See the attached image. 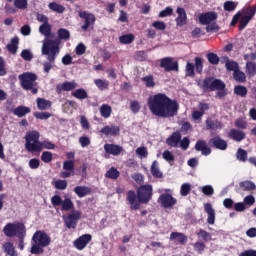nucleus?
Returning a JSON list of instances; mask_svg holds the SVG:
<instances>
[{"label":"nucleus","instance_id":"obj_1","mask_svg":"<svg viewBox=\"0 0 256 256\" xmlns=\"http://www.w3.org/2000/svg\"><path fill=\"white\" fill-rule=\"evenodd\" d=\"M148 107L153 115L167 119L175 117L179 111V104L165 94H156L148 98Z\"/></svg>","mask_w":256,"mask_h":256},{"label":"nucleus","instance_id":"obj_2","mask_svg":"<svg viewBox=\"0 0 256 256\" xmlns=\"http://www.w3.org/2000/svg\"><path fill=\"white\" fill-rule=\"evenodd\" d=\"M42 55L47 59V62L43 63L44 73H49L53 69V63L57 59V55L61 53V48L59 47V41L45 38L42 42Z\"/></svg>","mask_w":256,"mask_h":256},{"label":"nucleus","instance_id":"obj_3","mask_svg":"<svg viewBox=\"0 0 256 256\" xmlns=\"http://www.w3.org/2000/svg\"><path fill=\"white\" fill-rule=\"evenodd\" d=\"M151 197H153V186L143 185L138 188L137 195L135 192L129 191L127 201H129L131 209H139V205H141V203H149Z\"/></svg>","mask_w":256,"mask_h":256},{"label":"nucleus","instance_id":"obj_4","mask_svg":"<svg viewBox=\"0 0 256 256\" xmlns=\"http://www.w3.org/2000/svg\"><path fill=\"white\" fill-rule=\"evenodd\" d=\"M51 244V238L45 231H36L32 237L31 253L33 255H39L43 253V247H48Z\"/></svg>","mask_w":256,"mask_h":256},{"label":"nucleus","instance_id":"obj_5","mask_svg":"<svg viewBox=\"0 0 256 256\" xmlns=\"http://www.w3.org/2000/svg\"><path fill=\"white\" fill-rule=\"evenodd\" d=\"M40 134L38 131L28 132L25 136V148L30 153H41V141H39Z\"/></svg>","mask_w":256,"mask_h":256},{"label":"nucleus","instance_id":"obj_6","mask_svg":"<svg viewBox=\"0 0 256 256\" xmlns=\"http://www.w3.org/2000/svg\"><path fill=\"white\" fill-rule=\"evenodd\" d=\"M19 80L23 89H25L26 91H31L33 95H36L38 90L37 88H35V86L37 85V82H35L37 81V76L35 74L31 72H26L19 76Z\"/></svg>","mask_w":256,"mask_h":256},{"label":"nucleus","instance_id":"obj_7","mask_svg":"<svg viewBox=\"0 0 256 256\" xmlns=\"http://www.w3.org/2000/svg\"><path fill=\"white\" fill-rule=\"evenodd\" d=\"M3 231L6 237H19V239H23L27 230L25 229V224L23 223H10L4 227Z\"/></svg>","mask_w":256,"mask_h":256},{"label":"nucleus","instance_id":"obj_8","mask_svg":"<svg viewBox=\"0 0 256 256\" xmlns=\"http://www.w3.org/2000/svg\"><path fill=\"white\" fill-rule=\"evenodd\" d=\"M81 211L72 210L67 216H63L64 224L68 229H75L81 219Z\"/></svg>","mask_w":256,"mask_h":256},{"label":"nucleus","instance_id":"obj_9","mask_svg":"<svg viewBox=\"0 0 256 256\" xmlns=\"http://www.w3.org/2000/svg\"><path fill=\"white\" fill-rule=\"evenodd\" d=\"M202 88L204 91L210 89V91H219L225 89V83L219 79L215 78H206L203 82Z\"/></svg>","mask_w":256,"mask_h":256},{"label":"nucleus","instance_id":"obj_10","mask_svg":"<svg viewBox=\"0 0 256 256\" xmlns=\"http://www.w3.org/2000/svg\"><path fill=\"white\" fill-rule=\"evenodd\" d=\"M159 203H161L162 207L165 209H171L177 204V199H175L171 194H162L159 197Z\"/></svg>","mask_w":256,"mask_h":256},{"label":"nucleus","instance_id":"obj_11","mask_svg":"<svg viewBox=\"0 0 256 256\" xmlns=\"http://www.w3.org/2000/svg\"><path fill=\"white\" fill-rule=\"evenodd\" d=\"M160 67L165 71H179V64L177 61H173V58H163L160 61Z\"/></svg>","mask_w":256,"mask_h":256},{"label":"nucleus","instance_id":"obj_12","mask_svg":"<svg viewBox=\"0 0 256 256\" xmlns=\"http://www.w3.org/2000/svg\"><path fill=\"white\" fill-rule=\"evenodd\" d=\"M79 17L85 19V25L82 26L84 31H87V29H89V27L95 23V15L93 14L84 11L79 13Z\"/></svg>","mask_w":256,"mask_h":256},{"label":"nucleus","instance_id":"obj_13","mask_svg":"<svg viewBox=\"0 0 256 256\" xmlns=\"http://www.w3.org/2000/svg\"><path fill=\"white\" fill-rule=\"evenodd\" d=\"M177 18H176V25L178 27H183V25H187V12L182 8L178 7L176 9Z\"/></svg>","mask_w":256,"mask_h":256},{"label":"nucleus","instance_id":"obj_14","mask_svg":"<svg viewBox=\"0 0 256 256\" xmlns=\"http://www.w3.org/2000/svg\"><path fill=\"white\" fill-rule=\"evenodd\" d=\"M89 241H91V235L84 234L74 242V246L76 247V249H79L81 251L85 249V247H87V243H89Z\"/></svg>","mask_w":256,"mask_h":256},{"label":"nucleus","instance_id":"obj_15","mask_svg":"<svg viewBox=\"0 0 256 256\" xmlns=\"http://www.w3.org/2000/svg\"><path fill=\"white\" fill-rule=\"evenodd\" d=\"M170 241L178 245H185L187 243V236L180 232H172L170 234Z\"/></svg>","mask_w":256,"mask_h":256},{"label":"nucleus","instance_id":"obj_16","mask_svg":"<svg viewBox=\"0 0 256 256\" xmlns=\"http://www.w3.org/2000/svg\"><path fill=\"white\" fill-rule=\"evenodd\" d=\"M217 19V13L215 12H208L205 14H201L199 17V21L202 25H209L213 23Z\"/></svg>","mask_w":256,"mask_h":256},{"label":"nucleus","instance_id":"obj_17","mask_svg":"<svg viewBox=\"0 0 256 256\" xmlns=\"http://www.w3.org/2000/svg\"><path fill=\"white\" fill-rule=\"evenodd\" d=\"M204 210L208 215L207 223L209 225H215V209H213V205L211 203L204 204Z\"/></svg>","mask_w":256,"mask_h":256},{"label":"nucleus","instance_id":"obj_18","mask_svg":"<svg viewBox=\"0 0 256 256\" xmlns=\"http://www.w3.org/2000/svg\"><path fill=\"white\" fill-rule=\"evenodd\" d=\"M78 85L75 81L72 82H64L56 87L57 93H61L62 91H73L77 89Z\"/></svg>","mask_w":256,"mask_h":256},{"label":"nucleus","instance_id":"obj_19","mask_svg":"<svg viewBox=\"0 0 256 256\" xmlns=\"http://www.w3.org/2000/svg\"><path fill=\"white\" fill-rule=\"evenodd\" d=\"M104 151L109 153V155H120L121 151H123V147L115 144H105Z\"/></svg>","mask_w":256,"mask_h":256},{"label":"nucleus","instance_id":"obj_20","mask_svg":"<svg viewBox=\"0 0 256 256\" xmlns=\"http://www.w3.org/2000/svg\"><path fill=\"white\" fill-rule=\"evenodd\" d=\"M119 131V126H105L100 130L103 135H111L112 137L119 135Z\"/></svg>","mask_w":256,"mask_h":256},{"label":"nucleus","instance_id":"obj_21","mask_svg":"<svg viewBox=\"0 0 256 256\" xmlns=\"http://www.w3.org/2000/svg\"><path fill=\"white\" fill-rule=\"evenodd\" d=\"M212 145L216 147V149H221L222 151H225L227 149V142L223 139H221L219 136H216L210 140Z\"/></svg>","mask_w":256,"mask_h":256},{"label":"nucleus","instance_id":"obj_22","mask_svg":"<svg viewBox=\"0 0 256 256\" xmlns=\"http://www.w3.org/2000/svg\"><path fill=\"white\" fill-rule=\"evenodd\" d=\"M196 151H201L202 155H210L211 148L207 147V142L200 140L196 143L195 146Z\"/></svg>","mask_w":256,"mask_h":256},{"label":"nucleus","instance_id":"obj_23","mask_svg":"<svg viewBox=\"0 0 256 256\" xmlns=\"http://www.w3.org/2000/svg\"><path fill=\"white\" fill-rule=\"evenodd\" d=\"M74 193L80 198L87 197V195L91 193V188L87 186H77L74 188Z\"/></svg>","mask_w":256,"mask_h":256},{"label":"nucleus","instance_id":"obj_24","mask_svg":"<svg viewBox=\"0 0 256 256\" xmlns=\"http://www.w3.org/2000/svg\"><path fill=\"white\" fill-rule=\"evenodd\" d=\"M181 141V134L174 132L171 137H169L167 139V143L168 145H170V147H177V145H179V142Z\"/></svg>","mask_w":256,"mask_h":256},{"label":"nucleus","instance_id":"obj_25","mask_svg":"<svg viewBox=\"0 0 256 256\" xmlns=\"http://www.w3.org/2000/svg\"><path fill=\"white\" fill-rule=\"evenodd\" d=\"M230 137L234 139V141H243L245 139V132L237 129L230 130Z\"/></svg>","mask_w":256,"mask_h":256},{"label":"nucleus","instance_id":"obj_26","mask_svg":"<svg viewBox=\"0 0 256 256\" xmlns=\"http://www.w3.org/2000/svg\"><path fill=\"white\" fill-rule=\"evenodd\" d=\"M100 115L101 117H104V119H109V117H111V113H112V109L111 106L107 105V104H103L100 108Z\"/></svg>","mask_w":256,"mask_h":256},{"label":"nucleus","instance_id":"obj_27","mask_svg":"<svg viewBox=\"0 0 256 256\" xmlns=\"http://www.w3.org/2000/svg\"><path fill=\"white\" fill-rule=\"evenodd\" d=\"M13 113L16 115V117H25L27 113H31V109L25 106H19L13 110Z\"/></svg>","mask_w":256,"mask_h":256},{"label":"nucleus","instance_id":"obj_28","mask_svg":"<svg viewBox=\"0 0 256 256\" xmlns=\"http://www.w3.org/2000/svg\"><path fill=\"white\" fill-rule=\"evenodd\" d=\"M18 45H19V38L14 37L11 39L10 43L7 45V49L10 53L15 54L17 53Z\"/></svg>","mask_w":256,"mask_h":256},{"label":"nucleus","instance_id":"obj_29","mask_svg":"<svg viewBox=\"0 0 256 256\" xmlns=\"http://www.w3.org/2000/svg\"><path fill=\"white\" fill-rule=\"evenodd\" d=\"M256 13V6L253 7H245L241 11V17H250V19H253Z\"/></svg>","mask_w":256,"mask_h":256},{"label":"nucleus","instance_id":"obj_30","mask_svg":"<svg viewBox=\"0 0 256 256\" xmlns=\"http://www.w3.org/2000/svg\"><path fill=\"white\" fill-rule=\"evenodd\" d=\"M240 189H242V191H255L256 186L255 183L246 180L240 183Z\"/></svg>","mask_w":256,"mask_h":256},{"label":"nucleus","instance_id":"obj_31","mask_svg":"<svg viewBox=\"0 0 256 256\" xmlns=\"http://www.w3.org/2000/svg\"><path fill=\"white\" fill-rule=\"evenodd\" d=\"M3 251L6 252L7 256H17L15 247L11 244V242H6L3 244Z\"/></svg>","mask_w":256,"mask_h":256},{"label":"nucleus","instance_id":"obj_32","mask_svg":"<svg viewBox=\"0 0 256 256\" xmlns=\"http://www.w3.org/2000/svg\"><path fill=\"white\" fill-rule=\"evenodd\" d=\"M62 211H73V207H75V205L73 204V201L70 200V198L66 197L64 200H62Z\"/></svg>","mask_w":256,"mask_h":256},{"label":"nucleus","instance_id":"obj_33","mask_svg":"<svg viewBox=\"0 0 256 256\" xmlns=\"http://www.w3.org/2000/svg\"><path fill=\"white\" fill-rule=\"evenodd\" d=\"M37 107L41 111H45L46 109H49V107H51V102H49L43 98H38L37 99Z\"/></svg>","mask_w":256,"mask_h":256},{"label":"nucleus","instance_id":"obj_34","mask_svg":"<svg viewBox=\"0 0 256 256\" xmlns=\"http://www.w3.org/2000/svg\"><path fill=\"white\" fill-rule=\"evenodd\" d=\"M119 41L123 45H129L133 43V41H135V36H133V34H126V35L120 36Z\"/></svg>","mask_w":256,"mask_h":256},{"label":"nucleus","instance_id":"obj_35","mask_svg":"<svg viewBox=\"0 0 256 256\" xmlns=\"http://www.w3.org/2000/svg\"><path fill=\"white\" fill-rule=\"evenodd\" d=\"M39 32L44 37H49L51 35V25L49 23L40 25Z\"/></svg>","mask_w":256,"mask_h":256},{"label":"nucleus","instance_id":"obj_36","mask_svg":"<svg viewBox=\"0 0 256 256\" xmlns=\"http://www.w3.org/2000/svg\"><path fill=\"white\" fill-rule=\"evenodd\" d=\"M246 73L249 77H254L256 74V64L253 62H247L246 64Z\"/></svg>","mask_w":256,"mask_h":256},{"label":"nucleus","instance_id":"obj_37","mask_svg":"<svg viewBox=\"0 0 256 256\" xmlns=\"http://www.w3.org/2000/svg\"><path fill=\"white\" fill-rule=\"evenodd\" d=\"M151 173L154 177L161 178L163 177V173L159 170V166L157 165V161H154L151 165Z\"/></svg>","mask_w":256,"mask_h":256},{"label":"nucleus","instance_id":"obj_38","mask_svg":"<svg viewBox=\"0 0 256 256\" xmlns=\"http://www.w3.org/2000/svg\"><path fill=\"white\" fill-rule=\"evenodd\" d=\"M225 67L228 71H237L239 69V65L235 61L229 60V58L226 59Z\"/></svg>","mask_w":256,"mask_h":256},{"label":"nucleus","instance_id":"obj_39","mask_svg":"<svg viewBox=\"0 0 256 256\" xmlns=\"http://www.w3.org/2000/svg\"><path fill=\"white\" fill-rule=\"evenodd\" d=\"M136 155L139 157V159H147L149 152L145 146H142L136 149Z\"/></svg>","mask_w":256,"mask_h":256},{"label":"nucleus","instance_id":"obj_40","mask_svg":"<svg viewBox=\"0 0 256 256\" xmlns=\"http://www.w3.org/2000/svg\"><path fill=\"white\" fill-rule=\"evenodd\" d=\"M72 97H75L76 99H87V91L84 89H77L72 92Z\"/></svg>","mask_w":256,"mask_h":256},{"label":"nucleus","instance_id":"obj_41","mask_svg":"<svg viewBox=\"0 0 256 256\" xmlns=\"http://www.w3.org/2000/svg\"><path fill=\"white\" fill-rule=\"evenodd\" d=\"M107 179H118L119 178V171L112 167L106 172Z\"/></svg>","mask_w":256,"mask_h":256},{"label":"nucleus","instance_id":"obj_42","mask_svg":"<svg viewBox=\"0 0 256 256\" xmlns=\"http://www.w3.org/2000/svg\"><path fill=\"white\" fill-rule=\"evenodd\" d=\"M27 5H29V0H14V7L16 9H27Z\"/></svg>","mask_w":256,"mask_h":256},{"label":"nucleus","instance_id":"obj_43","mask_svg":"<svg viewBox=\"0 0 256 256\" xmlns=\"http://www.w3.org/2000/svg\"><path fill=\"white\" fill-rule=\"evenodd\" d=\"M189 193H191V184L189 183L182 184L180 189V194L182 195V197H187Z\"/></svg>","mask_w":256,"mask_h":256},{"label":"nucleus","instance_id":"obj_44","mask_svg":"<svg viewBox=\"0 0 256 256\" xmlns=\"http://www.w3.org/2000/svg\"><path fill=\"white\" fill-rule=\"evenodd\" d=\"M49 9H51V11H55L56 13H63V11H65V7L55 2L49 4Z\"/></svg>","mask_w":256,"mask_h":256},{"label":"nucleus","instance_id":"obj_45","mask_svg":"<svg viewBox=\"0 0 256 256\" xmlns=\"http://www.w3.org/2000/svg\"><path fill=\"white\" fill-rule=\"evenodd\" d=\"M207 59L211 65H218L219 64V56L215 53H208Z\"/></svg>","mask_w":256,"mask_h":256},{"label":"nucleus","instance_id":"obj_46","mask_svg":"<svg viewBox=\"0 0 256 256\" xmlns=\"http://www.w3.org/2000/svg\"><path fill=\"white\" fill-rule=\"evenodd\" d=\"M234 93H236V95H240V97H246L247 88L245 86H236L234 88Z\"/></svg>","mask_w":256,"mask_h":256},{"label":"nucleus","instance_id":"obj_47","mask_svg":"<svg viewBox=\"0 0 256 256\" xmlns=\"http://www.w3.org/2000/svg\"><path fill=\"white\" fill-rule=\"evenodd\" d=\"M152 27L158 31H165L167 29V24L163 21H155L152 23Z\"/></svg>","mask_w":256,"mask_h":256},{"label":"nucleus","instance_id":"obj_48","mask_svg":"<svg viewBox=\"0 0 256 256\" xmlns=\"http://www.w3.org/2000/svg\"><path fill=\"white\" fill-rule=\"evenodd\" d=\"M41 160L44 163H51V161H53V154L49 151H45L42 153Z\"/></svg>","mask_w":256,"mask_h":256},{"label":"nucleus","instance_id":"obj_49","mask_svg":"<svg viewBox=\"0 0 256 256\" xmlns=\"http://www.w3.org/2000/svg\"><path fill=\"white\" fill-rule=\"evenodd\" d=\"M54 186L56 189H60V191H64V189H67V180H56L54 182Z\"/></svg>","mask_w":256,"mask_h":256},{"label":"nucleus","instance_id":"obj_50","mask_svg":"<svg viewBox=\"0 0 256 256\" xmlns=\"http://www.w3.org/2000/svg\"><path fill=\"white\" fill-rule=\"evenodd\" d=\"M96 87H98V89H107V87H109V82L106 80H101V79H96L94 81Z\"/></svg>","mask_w":256,"mask_h":256},{"label":"nucleus","instance_id":"obj_51","mask_svg":"<svg viewBox=\"0 0 256 256\" xmlns=\"http://www.w3.org/2000/svg\"><path fill=\"white\" fill-rule=\"evenodd\" d=\"M143 83L146 87H155V81L153 80V76H145L142 78Z\"/></svg>","mask_w":256,"mask_h":256},{"label":"nucleus","instance_id":"obj_52","mask_svg":"<svg viewBox=\"0 0 256 256\" xmlns=\"http://www.w3.org/2000/svg\"><path fill=\"white\" fill-rule=\"evenodd\" d=\"M186 75L187 77H193L195 75V65L193 63H187L186 64Z\"/></svg>","mask_w":256,"mask_h":256},{"label":"nucleus","instance_id":"obj_53","mask_svg":"<svg viewBox=\"0 0 256 256\" xmlns=\"http://www.w3.org/2000/svg\"><path fill=\"white\" fill-rule=\"evenodd\" d=\"M249 21H251V17H247L243 15L241 16L240 24H239L240 31H242L244 27H247V25H249Z\"/></svg>","mask_w":256,"mask_h":256},{"label":"nucleus","instance_id":"obj_54","mask_svg":"<svg viewBox=\"0 0 256 256\" xmlns=\"http://www.w3.org/2000/svg\"><path fill=\"white\" fill-rule=\"evenodd\" d=\"M201 191L204 195H207L208 197H210V195H213V193H215V190L213 189V186H211V185L203 186L201 188Z\"/></svg>","mask_w":256,"mask_h":256},{"label":"nucleus","instance_id":"obj_55","mask_svg":"<svg viewBox=\"0 0 256 256\" xmlns=\"http://www.w3.org/2000/svg\"><path fill=\"white\" fill-rule=\"evenodd\" d=\"M198 237H201V239H203L204 241H211V234L205 230H200L198 233H197Z\"/></svg>","mask_w":256,"mask_h":256},{"label":"nucleus","instance_id":"obj_56","mask_svg":"<svg viewBox=\"0 0 256 256\" xmlns=\"http://www.w3.org/2000/svg\"><path fill=\"white\" fill-rule=\"evenodd\" d=\"M234 79H235L236 81H239V83H244V81H245V79H246L245 73H243V72H241V71H239V70L235 71V72H234Z\"/></svg>","mask_w":256,"mask_h":256},{"label":"nucleus","instance_id":"obj_57","mask_svg":"<svg viewBox=\"0 0 256 256\" xmlns=\"http://www.w3.org/2000/svg\"><path fill=\"white\" fill-rule=\"evenodd\" d=\"M206 127H207V129H217V128L221 127V124H219V122H217V121L208 119V120H206Z\"/></svg>","mask_w":256,"mask_h":256},{"label":"nucleus","instance_id":"obj_58","mask_svg":"<svg viewBox=\"0 0 256 256\" xmlns=\"http://www.w3.org/2000/svg\"><path fill=\"white\" fill-rule=\"evenodd\" d=\"M173 15V8L167 7L164 10L160 11L159 17H171Z\"/></svg>","mask_w":256,"mask_h":256},{"label":"nucleus","instance_id":"obj_59","mask_svg":"<svg viewBox=\"0 0 256 256\" xmlns=\"http://www.w3.org/2000/svg\"><path fill=\"white\" fill-rule=\"evenodd\" d=\"M195 67L197 73H202L203 72V60L199 57L195 58Z\"/></svg>","mask_w":256,"mask_h":256},{"label":"nucleus","instance_id":"obj_60","mask_svg":"<svg viewBox=\"0 0 256 256\" xmlns=\"http://www.w3.org/2000/svg\"><path fill=\"white\" fill-rule=\"evenodd\" d=\"M63 202V199L61 198V196L59 195H54L52 198H51V203L54 207H59Z\"/></svg>","mask_w":256,"mask_h":256},{"label":"nucleus","instance_id":"obj_61","mask_svg":"<svg viewBox=\"0 0 256 256\" xmlns=\"http://www.w3.org/2000/svg\"><path fill=\"white\" fill-rule=\"evenodd\" d=\"M63 169L65 171H73V169H75V164L73 163L72 160L64 161Z\"/></svg>","mask_w":256,"mask_h":256},{"label":"nucleus","instance_id":"obj_62","mask_svg":"<svg viewBox=\"0 0 256 256\" xmlns=\"http://www.w3.org/2000/svg\"><path fill=\"white\" fill-rule=\"evenodd\" d=\"M237 159L238 161H247V151L243 149H238Z\"/></svg>","mask_w":256,"mask_h":256},{"label":"nucleus","instance_id":"obj_63","mask_svg":"<svg viewBox=\"0 0 256 256\" xmlns=\"http://www.w3.org/2000/svg\"><path fill=\"white\" fill-rule=\"evenodd\" d=\"M58 37L59 39H69V37H71V34L68 32L67 29H60L58 31Z\"/></svg>","mask_w":256,"mask_h":256},{"label":"nucleus","instance_id":"obj_64","mask_svg":"<svg viewBox=\"0 0 256 256\" xmlns=\"http://www.w3.org/2000/svg\"><path fill=\"white\" fill-rule=\"evenodd\" d=\"M34 117H36V119H49V117H51V114L47 112H35Z\"/></svg>","mask_w":256,"mask_h":256}]
</instances>
